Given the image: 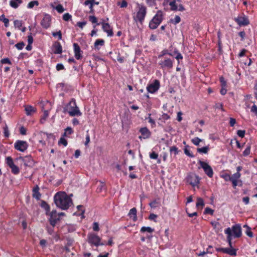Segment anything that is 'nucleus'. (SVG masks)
Here are the masks:
<instances>
[{
	"label": "nucleus",
	"instance_id": "f257e3e1",
	"mask_svg": "<svg viewBox=\"0 0 257 257\" xmlns=\"http://www.w3.org/2000/svg\"><path fill=\"white\" fill-rule=\"evenodd\" d=\"M54 201L57 207L62 210H67L72 204L71 198L64 192H57L54 196Z\"/></svg>",
	"mask_w": 257,
	"mask_h": 257
},
{
	"label": "nucleus",
	"instance_id": "f03ea898",
	"mask_svg": "<svg viewBox=\"0 0 257 257\" xmlns=\"http://www.w3.org/2000/svg\"><path fill=\"white\" fill-rule=\"evenodd\" d=\"M63 111L65 113H68L71 116H79L82 115L74 98H71L70 101L65 105Z\"/></svg>",
	"mask_w": 257,
	"mask_h": 257
},
{
	"label": "nucleus",
	"instance_id": "7ed1b4c3",
	"mask_svg": "<svg viewBox=\"0 0 257 257\" xmlns=\"http://www.w3.org/2000/svg\"><path fill=\"white\" fill-rule=\"evenodd\" d=\"M164 13L162 11H158L149 23V28L151 30H155L162 23L164 20Z\"/></svg>",
	"mask_w": 257,
	"mask_h": 257
},
{
	"label": "nucleus",
	"instance_id": "20e7f679",
	"mask_svg": "<svg viewBox=\"0 0 257 257\" xmlns=\"http://www.w3.org/2000/svg\"><path fill=\"white\" fill-rule=\"evenodd\" d=\"M137 5L138 10L137 12L136 16L134 17V20L136 21H138L141 24H142L144 21L147 15V7L143 4L137 3Z\"/></svg>",
	"mask_w": 257,
	"mask_h": 257
},
{
	"label": "nucleus",
	"instance_id": "39448f33",
	"mask_svg": "<svg viewBox=\"0 0 257 257\" xmlns=\"http://www.w3.org/2000/svg\"><path fill=\"white\" fill-rule=\"evenodd\" d=\"M158 65L162 69H171L173 67L174 60L168 57L158 58Z\"/></svg>",
	"mask_w": 257,
	"mask_h": 257
},
{
	"label": "nucleus",
	"instance_id": "423d86ee",
	"mask_svg": "<svg viewBox=\"0 0 257 257\" xmlns=\"http://www.w3.org/2000/svg\"><path fill=\"white\" fill-rule=\"evenodd\" d=\"M88 242L91 245H95L98 246L99 245H103L104 244L101 243V238L97 234L92 233L88 234L87 236Z\"/></svg>",
	"mask_w": 257,
	"mask_h": 257
},
{
	"label": "nucleus",
	"instance_id": "0eeeda50",
	"mask_svg": "<svg viewBox=\"0 0 257 257\" xmlns=\"http://www.w3.org/2000/svg\"><path fill=\"white\" fill-rule=\"evenodd\" d=\"M198 163L200 165L199 168H201L203 169L205 174L209 178H211L213 175V171L211 167L206 162L199 160Z\"/></svg>",
	"mask_w": 257,
	"mask_h": 257
},
{
	"label": "nucleus",
	"instance_id": "6e6552de",
	"mask_svg": "<svg viewBox=\"0 0 257 257\" xmlns=\"http://www.w3.org/2000/svg\"><path fill=\"white\" fill-rule=\"evenodd\" d=\"M200 178L194 173H190L186 178V182L192 187L198 186Z\"/></svg>",
	"mask_w": 257,
	"mask_h": 257
},
{
	"label": "nucleus",
	"instance_id": "1a4fd4ad",
	"mask_svg": "<svg viewBox=\"0 0 257 257\" xmlns=\"http://www.w3.org/2000/svg\"><path fill=\"white\" fill-rule=\"evenodd\" d=\"M6 163L11 169V171L14 175H18L20 173L19 168L14 164L13 158L11 157H7L6 158Z\"/></svg>",
	"mask_w": 257,
	"mask_h": 257
},
{
	"label": "nucleus",
	"instance_id": "9d476101",
	"mask_svg": "<svg viewBox=\"0 0 257 257\" xmlns=\"http://www.w3.org/2000/svg\"><path fill=\"white\" fill-rule=\"evenodd\" d=\"M101 21V22L97 23V25L99 26L101 25L102 26L103 31L107 33L108 37L113 36V32L112 27L108 23H105L103 19H102Z\"/></svg>",
	"mask_w": 257,
	"mask_h": 257
},
{
	"label": "nucleus",
	"instance_id": "9b49d317",
	"mask_svg": "<svg viewBox=\"0 0 257 257\" xmlns=\"http://www.w3.org/2000/svg\"><path fill=\"white\" fill-rule=\"evenodd\" d=\"M29 144L26 141L17 140L14 144V148L17 151L24 152L28 148Z\"/></svg>",
	"mask_w": 257,
	"mask_h": 257
},
{
	"label": "nucleus",
	"instance_id": "f8f14e48",
	"mask_svg": "<svg viewBox=\"0 0 257 257\" xmlns=\"http://www.w3.org/2000/svg\"><path fill=\"white\" fill-rule=\"evenodd\" d=\"M160 87V82L159 80L155 79L153 83L148 85L147 90L149 93H155L159 89Z\"/></svg>",
	"mask_w": 257,
	"mask_h": 257
},
{
	"label": "nucleus",
	"instance_id": "ddd939ff",
	"mask_svg": "<svg viewBox=\"0 0 257 257\" xmlns=\"http://www.w3.org/2000/svg\"><path fill=\"white\" fill-rule=\"evenodd\" d=\"M50 216L49 219V221L50 222V224L53 226H55L56 223L58 221L60 220V217H59V215L57 213L56 210H53L51 212L48 213V215Z\"/></svg>",
	"mask_w": 257,
	"mask_h": 257
},
{
	"label": "nucleus",
	"instance_id": "4468645a",
	"mask_svg": "<svg viewBox=\"0 0 257 257\" xmlns=\"http://www.w3.org/2000/svg\"><path fill=\"white\" fill-rule=\"evenodd\" d=\"M232 237L239 238L242 235L241 227L239 224L233 225L231 228Z\"/></svg>",
	"mask_w": 257,
	"mask_h": 257
},
{
	"label": "nucleus",
	"instance_id": "2eb2a0df",
	"mask_svg": "<svg viewBox=\"0 0 257 257\" xmlns=\"http://www.w3.org/2000/svg\"><path fill=\"white\" fill-rule=\"evenodd\" d=\"M52 17L49 14H46L41 22V25L44 29L49 28L51 24Z\"/></svg>",
	"mask_w": 257,
	"mask_h": 257
},
{
	"label": "nucleus",
	"instance_id": "dca6fc26",
	"mask_svg": "<svg viewBox=\"0 0 257 257\" xmlns=\"http://www.w3.org/2000/svg\"><path fill=\"white\" fill-rule=\"evenodd\" d=\"M234 21L240 26H246L249 24V21L246 17L244 16H238L234 19Z\"/></svg>",
	"mask_w": 257,
	"mask_h": 257
},
{
	"label": "nucleus",
	"instance_id": "f3484780",
	"mask_svg": "<svg viewBox=\"0 0 257 257\" xmlns=\"http://www.w3.org/2000/svg\"><path fill=\"white\" fill-rule=\"evenodd\" d=\"M139 132L141 134L142 136H139V138L142 139H147L149 138L151 136V133L147 127H142L140 129Z\"/></svg>",
	"mask_w": 257,
	"mask_h": 257
},
{
	"label": "nucleus",
	"instance_id": "a211bd4d",
	"mask_svg": "<svg viewBox=\"0 0 257 257\" xmlns=\"http://www.w3.org/2000/svg\"><path fill=\"white\" fill-rule=\"evenodd\" d=\"M74 52L75 57L77 60H80L82 58V51L81 50L80 47L77 43H74L73 45Z\"/></svg>",
	"mask_w": 257,
	"mask_h": 257
},
{
	"label": "nucleus",
	"instance_id": "6ab92c4d",
	"mask_svg": "<svg viewBox=\"0 0 257 257\" xmlns=\"http://www.w3.org/2000/svg\"><path fill=\"white\" fill-rule=\"evenodd\" d=\"M224 233L227 235V241L230 247H232V234L231 233V230L230 227H227L224 230Z\"/></svg>",
	"mask_w": 257,
	"mask_h": 257
},
{
	"label": "nucleus",
	"instance_id": "aec40b11",
	"mask_svg": "<svg viewBox=\"0 0 257 257\" xmlns=\"http://www.w3.org/2000/svg\"><path fill=\"white\" fill-rule=\"evenodd\" d=\"M53 52L55 54H60L62 52V47L60 42H56L53 44Z\"/></svg>",
	"mask_w": 257,
	"mask_h": 257
},
{
	"label": "nucleus",
	"instance_id": "412c9836",
	"mask_svg": "<svg viewBox=\"0 0 257 257\" xmlns=\"http://www.w3.org/2000/svg\"><path fill=\"white\" fill-rule=\"evenodd\" d=\"M167 3H169L170 6V10L172 11H176L177 10L176 2H180L181 0H164Z\"/></svg>",
	"mask_w": 257,
	"mask_h": 257
},
{
	"label": "nucleus",
	"instance_id": "4be33fe9",
	"mask_svg": "<svg viewBox=\"0 0 257 257\" xmlns=\"http://www.w3.org/2000/svg\"><path fill=\"white\" fill-rule=\"evenodd\" d=\"M25 110L27 115H31L36 112V108L31 105L25 106Z\"/></svg>",
	"mask_w": 257,
	"mask_h": 257
},
{
	"label": "nucleus",
	"instance_id": "5701e85b",
	"mask_svg": "<svg viewBox=\"0 0 257 257\" xmlns=\"http://www.w3.org/2000/svg\"><path fill=\"white\" fill-rule=\"evenodd\" d=\"M137 209L135 207L132 208L130 209L128 213V216L130 218H132L134 221H136L138 219L137 218Z\"/></svg>",
	"mask_w": 257,
	"mask_h": 257
},
{
	"label": "nucleus",
	"instance_id": "b1692460",
	"mask_svg": "<svg viewBox=\"0 0 257 257\" xmlns=\"http://www.w3.org/2000/svg\"><path fill=\"white\" fill-rule=\"evenodd\" d=\"M33 197L37 200H40L41 197V194L39 192V187L37 185L33 189Z\"/></svg>",
	"mask_w": 257,
	"mask_h": 257
},
{
	"label": "nucleus",
	"instance_id": "393cba45",
	"mask_svg": "<svg viewBox=\"0 0 257 257\" xmlns=\"http://www.w3.org/2000/svg\"><path fill=\"white\" fill-rule=\"evenodd\" d=\"M210 224L213 228V229L216 232H218L221 231V227L219 222L215 221L210 222Z\"/></svg>",
	"mask_w": 257,
	"mask_h": 257
},
{
	"label": "nucleus",
	"instance_id": "a878e982",
	"mask_svg": "<svg viewBox=\"0 0 257 257\" xmlns=\"http://www.w3.org/2000/svg\"><path fill=\"white\" fill-rule=\"evenodd\" d=\"M40 206L42 208H44L46 211V214L48 215V213L50 211V205L44 200H41Z\"/></svg>",
	"mask_w": 257,
	"mask_h": 257
},
{
	"label": "nucleus",
	"instance_id": "bb28decb",
	"mask_svg": "<svg viewBox=\"0 0 257 257\" xmlns=\"http://www.w3.org/2000/svg\"><path fill=\"white\" fill-rule=\"evenodd\" d=\"M105 41L103 39H97L94 44V49L99 50L100 49L99 46H103L104 45Z\"/></svg>",
	"mask_w": 257,
	"mask_h": 257
},
{
	"label": "nucleus",
	"instance_id": "cd10ccee",
	"mask_svg": "<svg viewBox=\"0 0 257 257\" xmlns=\"http://www.w3.org/2000/svg\"><path fill=\"white\" fill-rule=\"evenodd\" d=\"M84 5L89 6L90 9V13H93L94 9L93 6L94 5V0H86L84 3Z\"/></svg>",
	"mask_w": 257,
	"mask_h": 257
},
{
	"label": "nucleus",
	"instance_id": "c85d7f7f",
	"mask_svg": "<svg viewBox=\"0 0 257 257\" xmlns=\"http://www.w3.org/2000/svg\"><path fill=\"white\" fill-rule=\"evenodd\" d=\"M84 5L89 6L90 9V13H93L94 9L93 6L94 5V0H86L84 3Z\"/></svg>",
	"mask_w": 257,
	"mask_h": 257
},
{
	"label": "nucleus",
	"instance_id": "c756f323",
	"mask_svg": "<svg viewBox=\"0 0 257 257\" xmlns=\"http://www.w3.org/2000/svg\"><path fill=\"white\" fill-rule=\"evenodd\" d=\"M23 3L22 0H11L10 2V5L14 9L18 8L19 5Z\"/></svg>",
	"mask_w": 257,
	"mask_h": 257
},
{
	"label": "nucleus",
	"instance_id": "7c9ffc66",
	"mask_svg": "<svg viewBox=\"0 0 257 257\" xmlns=\"http://www.w3.org/2000/svg\"><path fill=\"white\" fill-rule=\"evenodd\" d=\"M224 253L228 254L230 255H236V250L233 248H225Z\"/></svg>",
	"mask_w": 257,
	"mask_h": 257
},
{
	"label": "nucleus",
	"instance_id": "2f4dec72",
	"mask_svg": "<svg viewBox=\"0 0 257 257\" xmlns=\"http://www.w3.org/2000/svg\"><path fill=\"white\" fill-rule=\"evenodd\" d=\"M168 55L171 56H173V55L172 53H170L169 52V50L167 49L163 50L160 54L158 55V58H164V57H166V55Z\"/></svg>",
	"mask_w": 257,
	"mask_h": 257
},
{
	"label": "nucleus",
	"instance_id": "473e14b6",
	"mask_svg": "<svg viewBox=\"0 0 257 257\" xmlns=\"http://www.w3.org/2000/svg\"><path fill=\"white\" fill-rule=\"evenodd\" d=\"M51 7L53 8V9H55V10H57V11L60 13V14H61L63 12H64L65 11V9L64 8H63V6L61 5V4H58L57 6H56V7H54L53 5H51Z\"/></svg>",
	"mask_w": 257,
	"mask_h": 257
},
{
	"label": "nucleus",
	"instance_id": "72a5a7b5",
	"mask_svg": "<svg viewBox=\"0 0 257 257\" xmlns=\"http://www.w3.org/2000/svg\"><path fill=\"white\" fill-rule=\"evenodd\" d=\"M0 21L4 23L5 26L8 27L9 26V20L6 18L5 15L3 14L0 16Z\"/></svg>",
	"mask_w": 257,
	"mask_h": 257
},
{
	"label": "nucleus",
	"instance_id": "f704fd0d",
	"mask_svg": "<svg viewBox=\"0 0 257 257\" xmlns=\"http://www.w3.org/2000/svg\"><path fill=\"white\" fill-rule=\"evenodd\" d=\"M209 150L208 146H205L202 148H199L197 149V152L199 153L207 154Z\"/></svg>",
	"mask_w": 257,
	"mask_h": 257
},
{
	"label": "nucleus",
	"instance_id": "c9c22d12",
	"mask_svg": "<svg viewBox=\"0 0 257 257\" xmlns=\"http://www.w3.org/2000/svg\"><path fill=\"white\" fill-rule=\"evenodd\" d=\"M23 24V21L21 20H17L14 21V26L16 28H17L19 30H20L21 28L22 27Z\"/></svg>",
	"mask_w": 257,
	"mask_h": 257
},
{
	"label": "nucleus",
	"instance_id": "e433bc0d",
	"mask_svg": "<svg viewBox=\"0 0 257 257\" xmlns=\"http://www.w3.org/2000/svg\"><path fill=\"white\" fill-rule=\"evenodd\" d=\"M39 3L38 1H33L30 2L27 6L28 9H33L35 6H38Z\"/></svg>",
	"mask_w": 257,
	"mask_h": 257
},
{
	"label": "nucleus",
	"instance_id": "4c0bfd02",
	"mask_svg": "<svg viewBox=\"0 0 257 257\" xmlns=\"http://www.w3.org/2000/svg\"><path fill=\"white\" fill-rule=\"evenodd\" d=\"M154 229L153 228H152L151 227H146L143 226L141 228L140 231L141 232H145L146 231H147L150 233H152L154 232Z\"/></svg>",
	"mask_w": 257,
	"mask_h": 257
},
{
	"label": "nucleus",
	"instance_id": "58836bf2",
	"mask_svg": "<svg viewBox=\"0 0 257 257\" xmlns=\"http://www.w3.org/2000/svg\"><path fill=\"white\" fill-rule=\"evenodd\" d=\"M204 205V203L203 200L201 198H198L197 202L196 204V206L197 207L199 208L201 207L202 208Z\"/></svg>",
	"mask_w": 257,
	"mask_h": 257
},
{
	"label": "nucleus",
	"instance_id": "ea45409f",
	"mask_svg": "<svg viewBox=\"0 0 257 257\" xmlns=\"http://www.w3.org/2000/svg\"><path fill=\"white\" fill-rule=\"evenodd\" d=\"M241 177V174L239 172H236L231 176V180L239 181Z\"/></svg>",
	"mask_w": 257,
	"mask_h": 257
},
{
	"label": "nucleus",
	"instance_id": "a19ab883",
	"mask_svg": "<svg viewBox=\"0 0 257 257\" xmlns=\"http://www.w3.org/2000/svg\"><path fill=\"white\" fill-rule=\"evenodd\" d=\"M73 131L71 127H67L65 129V132L63 134V136H67L70 135L73 133Z\"/></svg>",
	"mask_w": 257,
	"mask_h": 257
},
{
	"label": "nucleus",
	"instance_id": "79ce46f5",
	"mask_svg": "<svg viewBox=\"0 0 257 257\" xmlns=\"http://www.w3.org/2000/svg\"><path fill=\"white\" fill-rule=\"evenodd\" d=\"M251 147L250 145H248L246 149L242 153V155L244 157L248 156L250 153Z\"/></svg>",
	"mask_w": 257,
	"mask_h": 257
},
{
	"label": "nucleus",
	"instance_id": "37998d69",
	"mask_svg": "<svg viewBox=\"0 0 257 257\" xmlns=\"http://www.w3.org/2000/svg\"><path fill=\"white\" fill-rule=\"evenodd\" d=\"M181 21V18L179 16H176L174 19H171L170 22L174 25H176L180 23Z\"/></svg>",
	"mask_w": 257,
	"mask_h": 257
},
{
	"label": "nucleus",
	"instance_id": "c03bdc74",
	"mask_svg": "<svg viewBox=\"0 0 257 257\" xmlns=\"http://www.w3.org/2000/svg\"><path fill=\"white\" fill-rule=\"evenodd\" d=\"M170 152L171 153H174L175 155H176L178 154L179 150L176 146H172L170 148Z\"/></svg>",
	"mask_w": 257,
	"mask_h": 257
},
{
	"label": "nucleus",
	"instance_id": "a18cd8bd",
	"mask_svg": "<svg viewBox=\"0 0 257 257\" xmlns=\"http://www.w3.org/2000/svg\"><path fill=\"white\" fill-rule=\"evenodd\" d=\"M3 130L4 136L6 138H9L10 136V132L7 125L6 124V125L3 127Z\"/></svg>",
	"mask_w": 257,
	"mask_h": 257
},
{
	"label": "nucleus",
	"instance_id": "49530a36",
	"mask_svg": "<svg viewBox=\"0 0 257 257\" xmlns=\"http://www.w3.org/2000/svg\"><path fill=\"white\" fill-rule=\"evenodd\" d=\"M146 2L149 7H153L156 5V0H146Z\"/></svg>",
	"mask_w": 257,
	"mask_h": 257
},
{
	"label": "nucleus",
	"instance_id": "de8ad7c7",
	"mask_svg": "<svg viewBox=\"0 0 257 257\" xmlns=\"http://www.w3.org/2000/svg\"><path fill=\"white\" fill-rule=\"evenodd\" d=\"M188 146H187L184 148V153L188 157L190 158H193L194 157V155L192 153L190 152V150L188 149Z\"/></svg>",
	"mask_w": 257,
	"mask_h": 257
},
{
	"label": "nucleus",
	"instance_id": "09e8293b",
	"mask_svg": "<svg viewBox=\"0 0 257 257\" xmlns=\"http://www.w3.org/2000/svg\"><path fill=\"white\" fill-rule=\"evenodd\" d=\"M148 115H149V116L147 119H148V122L151 124L152 127H153L156 126L155 121L153 118H152V117H151V113H149Z\"/></svg>",
	"mask_w": 257,
	"mask_h": 257
},
{
	"label": "nucleus",
	"instance_id": "8fccbe9b",
	"mask_svg": "<svg viewBox=\"0 0 257 257\" xmlns=\"http://www.w3.org/2000/svg\"><path fill=\"white\" fill-rule=\"evenodd\" d=\"M192 143L195 146H198L199 143L201 142V140L198 137H196L191 140Z\"/></svg>",
	"mask_w": 257,
	"mask_h": 257
},
{
	"label": "nucleus",
	"instance_id": "3c124183",
	"mask_svg": "<svg viewBox=\"0 0 257 257\" xmlns=\"http://www.w3.org/2000/svg\"><path fill=\"white\" fill-rule=\"evenodd\" d=\"M72 16L69 13H65L63 16V20L65 21H69L71 19Z\"/></svg>",
	"mask_w": 257,
	"mask_h": 257
},
{
	"label": "nucleus",
	"instance_id": "603ef678",
	"mask_svg": "<svg viewBox=\"0 0 257 257\" xmlns=\"http://www.w3.org/2000/svg\"><path fill=\"white\" fill-rule=\"evenodd\" d=\"M244 227H247V230L246 231V234L247 236H248L250 237H252L253 236V233L251 231V229L249 227H248L247 225H244Z\"/></svg>",
	"mask_w": 257,
	"mask_h": 257
},
{
	"label": "nucleus",
	"instance_id": "864d4df0",
	"mask_svg": "<svg viewBox=\"0 0 257 257\" xmlns=\"http://www.w3.org/2000/svg\"><path fill=\"white\" fill-rule=\"evenodd\" d=\"M105 187V184L103 182H101L100 185L97 188L96 191L97 192H101L102 190Z\"/></svg>",
	"mask_w": 257,
	"mask_h": 257
},
{
	"label": "nucleus",
	"instance_id": "5fc2aeb1",
	"mask_svg": "<svg viewBox=\"0 0 257 257\" xmlns=\"http://www.w3.org/2000/svg\"><path fill=\"white\" fill-rule=\"evenodd\" d=\"M221 178H223L225 181H231V176L227 173L223 174L221 176Z\"/></svg>",
	"mask_w": 257,
	"mask_h": 257
},
{
	"label": "nucleus",
	"instance_id": "6e6d98bb",
	"mask_svg": "<svg viewBox=\"0 0 257 257\" xmlns=\"http://www.w3.org/2000/svg\"><path fill=\"white\" fill-rule=\"evenodd\" d=\"M89 20L92 24L97 23V19L94 16H89Z\"/></svg>",
	"mask_w": 257,
	"mask_h": 257
},
{
	"label": "nucleus",
	"instance_id": "4d7b16f0",
	"mask_svg": "<svg viewBox=\"0 0 257 257\" xmlns=\"http://www.w3.org/2000/svg\"><path fill=\"white\" fill-rule=\"evenodd\" d=\"M52 35L54 36V37H57L58 36V39L59 40H61L62 39V33L60 31H58V32H53L52 33Z\"/></svg>",
	"mask_w": 257,
	"mask_h": 257
},
{
	"label": "nucleus",
	"instance_id": "13d9d810",
	"mask_svg": "<svg viewBox=\"0 0 257 257\" xmlns=\"http://www.w3.org/2000/svg\"><path fill=\"white\" fill-rule=\"evenodd\" d=\"M25 46V43L23 42H21L16 44L15 46L18 50H22L23 49Z\"/></svg>",
	"mask_w": 257,
	"mask_h": 257
},
{
	"label": "nucleus",
	"instance_id": "bf43d9fd",
	"mask_svg": "<svg viewBox=\"0 0 257 257\" xmlns=\"http://www.w3.org/2000/svg\"><path fill=\"white\" fill-rule=\"evenodd\" d=\"M213 212H214L213 210L210 208L209 207H206L204 211V214H209L210 215H213Z\"/></svg>",
	"mask_w": 257,
	"mask_h": 257
},
{
	"label": "nucleus",
	"instance_id": "052dcab7",
	"mask_svg": "<svg viewBox=\"0 0 257 257\" xmlns=\"http://www.w3.org/2000/svg\"><path fill=\"white\" fill-rule=\"evenodd\" d=\"M245 131L244 130H238L237 135L240 138H242L244 137Z\"/></svg>",
	"mask_w": 257,
	"mask_h": 257
},
{
	"label": "nucleus",
	"instance_id": "680f3d73",
	"mask_svg": "<svg viewBox=\"0 0 257 257\" xmlns=\"http://www.w3.org/2000/svg\"><path fill=\"white\" fill-rule=\"evenodd\" d=\"M174 53L177 54V55L175 57V58L177 60H179L180 59H183V56L182 55V54L180 52H178V50H175L174 51Z\"/></svg>",
	"mask_w": 257,
	"mask_h": 257
},
{
	"label": "nucleus",
	"instance_id": "e2e57ef3",
	"mask_svg": "<svg viewBox=\"0 0 257 257\" xmlns=\"http://www.w3.org/2000/svg\"><path fill=\"white\" fill-rule=\"evenodd\" d=\"M1 63L2 64H12V63L10 59L8 58L2 59L1 60Z\"/></svg>",
	"mask_w": 257,
	"mask_h": 257
},
{
	"label": "nucleus",
	"instance_id": "0e129e2a",
	"mask_svg": "<svg viewBox=\"0 0 257 257\" xmlns=\"http://www.w3.org/2000/svg\"><path fill=\"white\" fill-rule=\"evenodd\" d=\"M158 157V155L155 152H152L150 154V158L152 159H157Z\"/></svg>",
	"mask_w": 257,
	"mask_h": 257
},
{
	"label": "nucleus",
	"instance_id": "69168bd1",
	"mask_svg": "<svg viewBox=\"0 0 257 257\" xmlns=\"http://www.w3.org/2000/svg\"><path fill=\"white\" fill-rule=\"evenodd\" d=\"M59 144H61L64 146H66L67 145V141L65 138L62 137L59 141Z\"/></svg>",
	"mask_w": 257,
	"mask_h": 257
},
{
	"label": "nucleus",
	"instance_id": "338daca9",
	"mask_svg": "<svg viewBox=\"0 0 257 257\" xmlns=\"http://www.w3.org/2000/svg\"><path fill=\"white\" fill-rule=\"evenodd\" d=\"M56 68L57 71H60L65 69L64 65L61 63L57 64Z\"/></svg>",
	"mask_w": 257,
	"mask_h": 257
},
{
	"label": "nucleus",
	"instance_id": "774afa93",
	"mask_svg": "<svg viewBox=\"0 0 257 257\" xmlns=\"http://www.w3.org/2000/svg\"><path fill=\"white\" fill-rule=\"evenodd\" d=\"M93 229L94 231H98L99 230V224L97 222H94L93 224Z\"/></svg>",
	"mask_w": 257,
	"mask_h": 257
}]
</instances>
